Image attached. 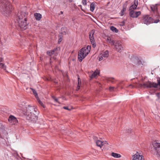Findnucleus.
Returning a JSON list of instances; mask_svg holds the SVG:
<instances>
[{
  "label": "nucleus",
  "mask_w": 160,
  "mask_h": 160,
  "mask_svg": "<svg viewBox=\"0 0 160 160\" xmlns=\"http://www.w3.org/2000/svg\"><path fill=\"white\" fill-rule=\"evenodd\" d=\"M27 14L25 12H18L17 18V22H15V25H18L22 30H25L27 28L26 17Z\"/></svg>",
  "instance_id": "f257e3e1"
},
{
  "label": "nucleus",
  "mask_w": 160,
  "mask_h": 160,
  "mask_svg": "<svg viewBox=\"0 0 160 160\" xmlns=\"http://www.w3.org/2000/svg\"><path fill=\"white\" fill-rule=\"evenodd\" d=\"M37 113L36 108L30 106L27 107L26 111L24 112L27 119L33 122H36L37 120L38 117L36 115Z\"/></svg>",
  "instance_id": "f03ea898"
},
{
  "label": "nucleus",
  "mask_w": 160,
  "mask_h": 160,
  "mask_svg": "<svg viewBox=\"0 0 160 160\" xmlns=\"http://www.w3.org/2000/svg\"><path fill=\"white\" fill-rule=\"evenodd\" d=\"M13 8L7 0H0V11L3 14L8 15Z\"/></svg>",
  "instance_id": "7ed1b4c3"
},
{
  "label": "nucleus",
  "mask_w": 160,
  "mask_h": 160,
  "mask_svg": "<svg viewBox=\"0 0 160 160\" xmlns=\"http://www.w3.org/2000/svg\"><path fill=\"white\" fill-rule=\"evenodd\" d=\"M91 47L88 45L86 48H82L79 52L78 58L79 61L81 62L82 60L88 55L91 50Z\"/></svg>",
  "instance_id": "20e7f679"
},
{
  "label": "nucleus",
  "mask_w": 160,
  "mask_h": 160,
  "mask_svg": "<svg viewBox=\"0 0 160 160\" xmlns=\"http://www.w3.org/2000/svg\"><path fill=\"white\" fill-rule=\"evenodd\" d=\"M158 84L154 83H152L149 81L144 82L142 84H139L140 87L147 88H150L152 87L157 88L158 86Z\"/></svg>",
  "instance_id": "39448f33"
},
{
  "label": "nucleus",
  "mask_w": 160,
  "mask_h": 160,
  "mask_svg": "<svg viewBox=\"0 0 160 160\" xmlns=\"http://www.w3.org/2000/svg\"><path fill=\"white\" fill-rule=\"evenodd\" d=\"M143 22L147 25L149 24L150 23H153V20L152 18L148 15H144L142 18Z\"/></svg>",
  "instance_id": "423d86ee"
},
{
  "label": "nucleus",
  "mask_w": 160,
  "mask_h": 160,
  "mask_svg": "<svg viewBox=\"0 0 160 160\" xmlns=\"http://www.w3.org/2000/svg\"><path fill=\"white\" fill-rule=\"evenodd\" d=\"M141 14L140 11H135L134 10L129 12V16L133 18H136Z\"/></svg>",
  "instance_id": "0eeeda50"
},
{
  "label": "nucleus",
  "mask_w": 160,
  "mask_h": 160,
  "mask_svg": "<svg viewBox=\"0 0 160 160\" xmlns=\"http://www.w3.org/2000/svg\"><path fill=\"white\" fill-rule=\"evenodd\" d=\"M132 160H144L143 158V156L139 153L138 152H136V153L132 156Z\"/></svg>",
  "instance_id": "6e6552de"
},
{
  "label": "nucleus",
  "mask_w": 160,
  "mask_h": 160,
  "mask_svg": "<svg viewBox=\"0 0 160 160\" xmlns=\"http://www.w3.org/2000/svg\"><path fill=\"white\" fill-rule=\"evenodd\" d=\"M8 122L12 124H17L18 122V120L13 115H10L8 119Z\"/></svg>",
  "instance_id": "1a4fd4ad"
},
{
  "label": "nucleus",
  "mask_w": 160,
  "mask_h": 160,
  "mask_svg": "<svg viewBox=\"0 0 160 160\" xmlns=\"http://www.w3.org/2000/svg\"><path fill=\"white\" fill-rule=\"evenodd\" d=\"M114 46L118 52H120L123 49L121 42L120 41H118L115 43Z\"/></svg>",
  "instance_id": "9d476101"
},
{
  "label": "nucleus",
  "mask_w": 160,
  "mask_h": 160,
  "mask_svg": "<svg viewBox=\"0 0 160 160\" xmlns=\"http://www.w3.org/2000/svg\"><path fill=\"white\" fill-rule=\"evenodd\" d=\"M138 2L137 0H134V3L131 5L129 8V11H133L136 9L138 5Z\"/></svg>",
  "instance_id": "9b49d317"
},
{
  "label": "nucleus",
  "mask_w": 160,
  "mask_h": 160,
  "mask_svg": "<svg viewBox=\"0 0 160 160\" xmlns=\"http://www.w3.org/2000/svg\"><path fill=\"white\" fill-rule=\"evenodd\" d=\"M159 5L158 4L152 5L150 6V8L152 11L154 12H157L158 7Z\"/></svg>",
  "instance_id": "f8f14e48"
},
{
  "label": "nucleus",
  "mask_w": 160,
  "mask_h": 160,
  "mask_svg": "<svg viewBox=\"0 0 160 160\" xmlns=\"http://www.w3.org/2000/svg\"><path fill=\"white\" fill-rule=\"evenodd\" d=\"M152 144L153 148L156 150H157L158 148L160 147V143L157 142L156 141H154Z\"/></svg>",
  "instance_id": "ddd939ff"
},
{
  "label": "nucleus",
  "mask_w": 160,
  "mask_h": 160,
  "mask_svg": "<svg viewBox=\"0 0 160 160\" xmlns=\"http://www.w3.org/2000/svg\"><path fill=\"white\" fill-rule=\"evenodd\" d=\"M94 32L93 31L91 32L89 34V38L91 43L93 42H95L94 38L93 37V34Z\"/></svg>",
  "instance_id": "4468645a"
},
{
  "label": "nucleus",
  "mask_w": 160,
  "mask_h": 160,
  "mask_svg": "<svg viewBox=\"0 0 160 160\" xmlns=\"http://www.w3.org/2000/svg\"><path fill=\"white\" fill-rule=\"evenodd\" d=\"M34 16L37 20L39 21L42 18V15L39 13H35L34 14Z\"/></svg>",
  "instance_id": "2eb2a0df"
},
{
  "label": "nucleus",
  "mask_w": 160,
  "mask_h": 160,
  "mask_svg": "<svg viewBox=\"0 0 160 160\" xmlns=\"http://www.w3.org/2000/svg\"><path fill=\"white\" fill-rule=\"evenodd\" d=\"M100 73V71L99 70H97L94 72L93 73L92 75L91 76L92 78H95Z\"/></svg>",
  "instance_id": "dca6fc26"
},
{
  "label": "nucleus",
  "mask_w": 160,
  "mask_h": 160,
  "mask_svg": "<svg viewBox=\"0 0 160 160\" xmlns=\"http://www.w3.org/2000/svg\"><path fill=\"white\" fill-rule=\"evenodd\" d=\"M96 143L97 146L100 148H101L104 145V143H103V142L100 140H97L96 142Z\"/></svg>",
  "instance_id": "f3484780"
},
{
  "label": "nucleus",
  "mask_w": 160,
  "mask_h": 160,
  "mask_svg": "<svg viewBox=\"0 0 160 160\" xmlns=\"http://www.w3.org/2000/svg\"><path fill=\"white\" fill-rule=\"evenodd\" d=\"M101 55L104 58H107L109 56V52L108 51L106 50L102 53Z\"/></svg>",
  "instance_id": "a211bd4d"
},
{
  "label": "nucleus",
  "mask_w": 160,
  "mask_h": 160,
  "mask_svg": "<svg viewBox=\"0 0 160 160\" xmlns=\"http://www.w3.org/2000/svg\"><path fill=\"white\" fill-rule=\"evenodd\" d=\"M111 155L113 157L116 158H119L121 157L120 154L113 152L111 153Z\"/></svg>",
  "instance_id": "6ab92c4d"
},
{
  "label": "nucleus",
  "mask_w": 160,
  "mask_h": 160,
  "mask_svg": "<svg viewBox=\"0 0 160 160\" xmlns=\"http://www.w3.org/2000/svg\"><path fill=\"white\" fill-rule=\"evenodd\" d=\"M95 3L93 2L91 3L90 5V11L92 12L94 11L95 8Z\"/></svg>",
  "instance_id": "aec40b11"
},
{
  "label": "nucleus",
  "mask_w": 160,
  "mask_h": 160,
  "mask_svg": "<svg viewBox=\"0 0 160 160\" xmlns=\"http://www.w3.org/2000/svg\"><path fill=\"white\" fill-rule=\"evenodd\" d=\"M78 85L77 86V90H79V89L80 87V85L81 84V80L79 78H78Z\"/></svg>",
  "instance_id": "412c9836"
},
{
  "label": "nucleus",
  "mask_w": 160,
  "mask_h": 160,
  "mask_svg": "<svg viewBox=\"0 0 160 160\" xmlns=\"http://www.w3.org/2000/svg\"><path fill=\"white\" fill-rule=\"evenodd\" d=\"M110 29L112 31L115 32H118V30L114 26H111L110 27Z\"/></svg>",
  "instance_id": "4be33fe9"
},
{
  "label": "nucleus",
  "mask_w": 160,
  "mask_h": 160,
  "mask_svg": "<svg viewBox=\"0 0 160 160\" xmlns=\"http://www.w3.org/2000/svg\"><path fill=\"white\" fill-rule=\"evenodd\" d=\"M30 89L32 90L36 98H38V93H37L35 90L32 88H31Z\"/></svg>",
  "instance_id": "5701e85b"
},
{
  "label": "nucleus",
  "mask_w": 160,
  "mask_h": 160,
  "mask_svg": "<svg viewBox=\"0 0 160 160\" xmlns=\"http://www.w3.org/2000/svg\"><path fill=\"white\" fill-rule=\"evenodd\" d=\"M0 68L5 70L6 69V66L4 64L0 62Z\"/></svg>",
  "instance_id": "b1692460"
},
{
  "label": "nucleus",
  "mask_w": 160,
  "mask_h": 160,
  "mask_svg": "<svg viewBox=\"0 0 160 160\" xmlns=\"http://www.w3.org/2000/svg\"><path fill=\"white\" fill-rule=\"evenodd\" d=\"M38 101V102L39 103L41 106H42V107H43V108L44 107V105L43 104V103H42V102L40 101V100L39 99V98H37Z\"/></svg>",
  "instance_id": "393cba45"
},
{
  "label": "nucleus",
  "mask_w": 160,
  "mask_h": 160,
  "mask_svg": "<svg viewBox=\"0 0 160 160\" xmlns=\"http://www.w3.org/2000/svg\"><path fill=\"white\" fill-rule=\"evenodd\" d=\"M47 53L48 55L50 56H51L53 54V53L52 52L51 50L47 51Z\"/></svg>",
  "instance_id": "a878e982"
},
{
  "label": "nucleus",
  "mask_w": 160,
  "mask_h": 160,
  "mask_svg": "<svg viewBox=\"0 0 160 160\" xmlns=\"http://www.w3.org/2000/svg\"><path fill=\"white\" fill-rule=\"evenodd\" d=\"M52 98L54 100L55 102H58L59 103H60L58 101V99L56 98L55 97L52 96Z\"/></svg>",
  "instance_id": "bb28decb"
},
{
  "label": "nucleus",
  "mask_w": 160,
  "mask_h": 160,
  "mask_svg": "<svg viewBox=\"0 0 160 160\" xmlns=\"http://www.w3.org/2000/svg\"><path fill=\"white\" fill-rule=\"evenodd\" d=\"M103 57L101 55L100 57L98 58V60L99 61H101L103 59Z\"/></svg>",
  "instance_id": "cd10ccee"
},
{
  "label": "nucleus",
  "mask_w": 160,
  "mask_h": 160,
  "mask_svg": "<svg viewBox=\"0 0 160 160\" xmlns=\"http://www.w3.org/2000/svg\"><path fill=\"white\" fill-rule=\"evenodd\" d=\"M109 43H111L112 45H115V43H114V42L113 40H110Z\"/></svg>",
  "instance_id": "c85d7f7f"
},
{
  "label": "nucleus",
  "mask_w": 160,
  "mask_h": 160,
  "mask_svg": "<svg viewBox=\"0 0 160 160\" xmlns=\"http://www.w3.org/2000/svg\"><path fill=\"white\" fill-rule=\"evenodd\" d=\"M82 3L84 5H86L87 4V1L86 0H83L82 1Z\"/></svg>",
  "instance_id": "c756f323"
},
{
  "label": "nucleus",
  "mask_w": 160,
  "mask_h": 160,
  "mask_svg": "<svg viewBox=\"0 0 160 160\" xmlns=\"http://www.w3.org/2000/svg\"><path fill=\"white\" fill-rule=\"evenodd\" d=\"M92 45V46L93 48H95L96 46V43L95 42H93L91 43Z\"/></svg>",
  "instance_id": "7c9ffc66"
},
{
  "label": "nucleus",
  "mask_w": 160,
  "mask_h": 160,
  "mask_svg": "<svg viewBox=\"0 0 160 160\" xmlns=\"http://www.w3.org/2000/svg\"><path fill=\"white\" fill-rule=\"evenodd\" d=\"M114 88V87H109V90H110V91H112L113 90Z\"/></svg>",
  "instance_id": "2f4dec72"
},
{
  "label": "nucleus",
  "mask_w": 160,
  "mask_h": 160,
  "mask_svg": "<svg viewBox=\"0 0 160 160\" xmlns=\"http://www.w3.org/2000/svg\"><path fill=\"white\" fill-rule=\"evenodd\" d=\"M57 48H54L52 50H51L52 52H53L54 53V52H55L57 50Z\"/></svg>",
  "instance_id": "473e14b6"
},
{
  "label": "nucleus",
  "mask_w": 160,
  "mask_h": 160,
  "mask_svg": "<svg viewBox=\"0 0 160 160\" xmlns=\"http://www.w3.org/2000/svg\"><path fill=\"white\" fill-rule=\"evenodd\" d=\"M120 14L121 16H123L124 14V12L122 10L120 13Z\"/></svg>",
  "instance_id": "72a5a7b5"
},
{
  "label": "nucleus",
  "mask_w": 160,
  "mask_h": 160,
  "mask_svg": "<svg viewBox=\"0 0 160 160\" xmlns=\"http://www.w3.org/2000/svg\"><path fill=\"white\" fill-rule=\"evenodd\" d=\"M124 24H125V22L123 21L121 22L120 23V25H121V26H123L124 25Z\"/></svg>",
  "instance_id": "f704fd0d"
},
{
  "label": "nucleus",
  "mask_w": 160,
  "mask_h": 160,
  "mask_svg": "<svg viewBox=\"0 0 160 160\" xmlns=\"http://www.w3.org/2000/svg\"><path fill=\"white\" fill-rule=\"evenodd\" d=\"M63 108L65 109L68 110H70V109L68 107H64Z\"/></svg>",
  "instance_id": "c9c22d12"
},
{
  "label": "nucleus",
  "mask_w": 160,
  "mask_h": 160,
  "mask_svg": "<svg viewBox=\"0 0 160 160\" xmlns=\"http://www.w3.org/2000/svg\"><path fill=\"white\" fill-rule=\"evenodd\" d=\"M159 19H157L154 21H153V23H157L159 22Z\"/></svg>",
  "instance_id": "e433bc0d"
},
{
  "label": "nucleus",
  "mask_w": 160,
  "mask_h": 160,
  "mask_svg": "<svg viewBox=\"0 0 160 160\" xmlns=\"http://www.w3.org/2000/svg\"><path fill=\"white\" fill-rule=\"evenodd\" d=\"M62 41V38H60V39H59L58 41V43H60L61 41Z\"/></svg>",
  "instance_id": "4c0bfd02"
},
{
  "label": "nucleus",
  "mask_w": 160,
  "mask_h": 160,
  "mask_svg": "<svg viewBox=\"0 0 160 160\" xmlns=\"http://www.w3.org/2000/svg\"><path fill=\"white\" fill-rule=\"evenodd\" d=\"M158 85L160 86V78L158 79Z\"/></svg>",
  "instance_id": "58836bf2"
},
{
  "label": "nucleus",
  "mask_w": 160,
  "mask_h": 160,
  "mask_svg": "<svg viewBox=\"0 0 160 160\" xmlns=\"http://www.w3.org/2000/svg\"><path fill=\"white\" fill-rule=\"evenodd\" d=\"M126 10V8L123 7V9L122 10L123 11L125 12Z\"/></svg>",
  "instance_id": "ea45409f"
},
{
  "label": "nucleus",
  "mask_w": 160,
  "mask_h": 160,
  "mask_svg": "<svg viewBox=\"0 0 160 160\" xmlns=\"http://www.w3.org/2000/svg\"><path fill=\"white\" fill-rule=\"evenodd\" d=\"M103 143H104V145L105 144H108V143L106 141H105L104 142H103Z\"/></svg>",
  "instance_id": "a19ab883"
},
{
  "label": "nucleus",
  "mask_w": 160,
  "mask_h": 160,
  "mask_svg": "<svg viewBox=\"0 0 160 160\" xmlns=\"http://www.w3.org/2000/svg\"><path fill=\"white\" fill-rule=\"evenodd\" d=\"M2 60H3L2 58H0V62H2Z\"/></svg>",
  "instance_id": "79ce46f5"
},
{
  "label": "nucleus",
  "mask_w": 160,
  "mask_h": 160,
  "mask_svg": "<svg viewBox=\"0 0 160 160\" xmlns=\"http://www.w3.org/2000/svg\"><path fill=\"white\" fill-rule=\"evenodd\" d=\"M156 96L157 97H159V94H156Z\"/></svg>",
  "instance_id": "37998d69"
},
{
  "label": "nucleus",
  "mask_w": 160,
  "mask_h": 160,
  "mask_svg": "<svg viewBox=\"0 0 160 160\" xmlns=\"http://www.w3.org/2000/svg\"><path fill=\"white\" fill-rule=\"evenodd\" d=\"M69 0L70 2H72V0Z\"/></svg>",
  "instance_id": "c03bdc74"
},
{
  "label": "nucleus",
  "mask_w": 160,
  "mask_h": 160,
  "mask_svg": "<svg viewBox=\"0 0 160 160\" xmlns=\"http://www.w3.org/2000/svg\"><path fill=\"white\" fill-rule=\"evenodd\" d=\"M60 13L61 14H62L63 13V12L62 11H61Z\"/></svg>",
  "instance_id": "a18cd8bd"
}]
</instances>
